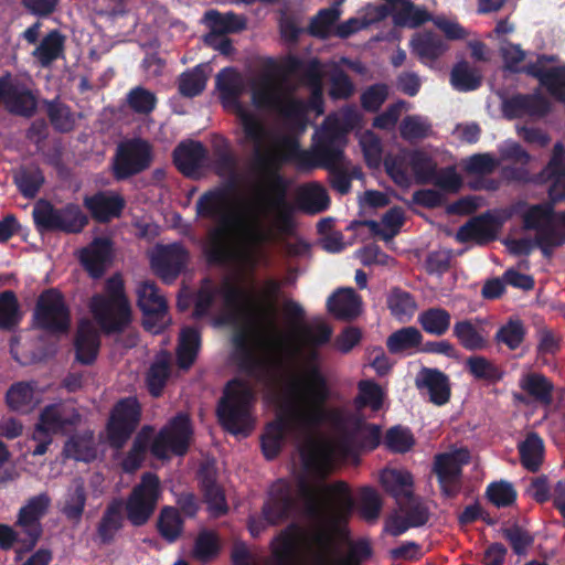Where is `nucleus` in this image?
<instances>
[{"label":"nucleus","instance_id":"nucleus-1","mask_svg":"<svg viewBox=\"0 0 565 565\" xmlns=\"http://www.w3.org/2000/svg\"><path fill=\"white\" fill-rule=\"evenodd\" d=\"M231 184L216 185L204 191L195 202L196 220L213 223L206 231L202 253L207 265L232 267L237 264L254 266L255 259L249 250H241L238 241L250 248H259L271 241V232L253 217L244 222L233 210Z\"/></svg>","mask_w":565,"mask_h":565},{"label":"nucleus","instance_id":"nucleus-2","mask_svg":"<svg viewBox=\"0 0 565 565\" xmlns=\"http://www.w3.org/2000/svg\"><path fill=\"white\" fill-rule=\"evenodd\" d=\"M216 87L224 104L237 106V116L244 134L241 145L250 142L254 146L250 171L259 180L263 198L277 211L276 226L280 233L290 234L295 223L292 212L286 199L289 188L288 179L281 173L285 164L280 153L264 151L263 146L268 131L262 120L239 105L241 83L232 68H223L216 76Z\"/></svg>","mask_w":565,"mask_h":565},{"label":"nucleus","instance_id":"nucleus-3","mask_svg":"<svg viewBox=\"0 0 565 565\" xmlns=\"http://www.w3.org/2000/svg\"><path fill=\"white\" fill-rule=\"evenodd\" d=\"M329 398L328 380L317 364L309 365L303 377H292L282 388L276 418L266 425L260 437L264 457L277 458L287 434H301L322 425Z\"/></svg>","mask_w":565,"mask_h":565},{"label":"nucleus","instance_id":"nucleus-4","mask_svg":"<svg viewBox=\"0 0 565 565\" xmlns=\"http://www.w3.org/2000/svg\"><path fill=\"white\" fill-rule=\"evenodd\" d=\"M319 143H311L309 150L301 149L292 137L282 140L285 163H294L299 171H312L317 168L328 170L329 183L340 194H348L352 186V177L341 167L345 159L343 140L324 127Z\"/></svg>","mask_w":565,"mask_h":565},{"label":"nucleus","instance_id":"nucleus-5","mask_svg":"<svg viewBox=\"0 0 565 565\" xmlns=\"http://www.w3.org/2000/svg\"><path fill=\"white\" fill-rule=\"evenodd\" d=\"M89 310L105 334L125 331L131 322V306L120 274L106 279L103 292L90 298Z\"/></svg>","mask_w":565,"mask_h":565},{"label":"nucleus","instance_id":"nucleus-6","mask_svg":"<svg viewBox=\"0 0 565 565\" xmlns=\"http://www.w3.org/2000/svg\"><path fill=\"white\" fill-rule=\"evenodd\" d=\"M284 67L287 74L299 78L300 83L311 89L309 99L290 98L280 108V114L294 121H303L308 110L323 114L322 94V64L319 58L313 57L305 61L296 55H289Z\"/></svg>","mask_w":565,"mask_h":565},{"label":"nucleus","instance_id":"nucleus-7","mask_svg":"<svg viewBox=\"0 0 565 565\" xmlns=\"http://www.w3.org/2000/svg\"><path fill=\"white\" fill-rule=\"evenodd\" d=\"M253 402L254 392L250 386L241 380H231L216 407L221 426L232 435L247 436L254 427Z\"/></svg>","mask_w":565,"mask_h":565},{"label":"nucleus","instance_id":"nucleus-8","mask_svg":"<svg viewBox=\"0 0 565 565\" xmlns=\"http://www.w3.org/2000/svg\"><path fill=\"white\" fill-rule=\"evenodd\" d=\"M327 412L337 430L335 444L338 449L349 455L359 447L375 448L380 444L381 429L374 424H367L359 415H343L340 411Z\"/></svg>","mask_w":565,"mask_h":565},{"label":"nucleus","instance_id":"nucleus-9","mask_svg":"<svg viewBox=\"0 0 565 565\" xmlns=\"http://www.w3.org/2000/svg\"><path fill=\"white\" fill-rule=\"evenodd\" d=\"M298 508L295 490L286 479L275 481L269 490L268 499L262 508L259 518L248 519V530L258 536L267 526L277 525L292 515Z\"/></svg>","mask_w":565,"mask_h":565},{"label":"nucleus","instance_id":"nucleus-10","mask_svg":"<svg viewBox=\"0 0 565 565\" xmlns=\"http://www.w3.org/2000/svg\"><path fill=\"white\" fill-rule=\"evenodd\" d=\"M193 426L186 413L179 412L161 427L150 445V452L157 459H168L171 455L183 457L193 440Z\"/></svg>","mask_w":565,"mask_h":565},{"label":"nucleus","instance_id":"nucleus-11","mask_svg":"<svg viewBox=\"0 0 565 565\" xmlns=\"http://www.w3.org/2000/svg\"><path fill=\"white\" fill-rule=\"evenodd\" d=\"M32 320L36 329L47 333L64 334L68 332L72 315L62 291L57 288L43 290L36 299Z\"/></svg>","mask_w":565,"mask_h":565},{"label":"nucleus","instance_id":"nucleus-12","mask_svg":"<svg viewBox=\"0 0 565 565\" xmlns=\"http://www.w3.org/2000/svg\"><path fill=\"white\" fill-rule=\"evenodd\" d=\"M161 493L159 477L150 471L143 472L125 502L128 521L137 527L145 525L154 513Z\"/></svg>","mask_w":565,"mask_h":565},{"label":"nucleus","instance_id":"nucleus-13","mask_svg":"<svg viewBox=\"0 0 565 565\" xmlns=\"http://www.w3.org/2000/svg\"><path fill=\"white\" fill-rule=\"evenodd\" d=\"M51 505V498L46 492L31 497L19 510L14 526L20 529L22 535L21 547L15 550L17 558L32 551L42 536L41 520L46 515Z\"/></svg>","mask_w":565,"mask_h":565},{"label":"nucleus","instance_id":"nucleus-14","mask_svg":"<svg viewBox=\"0 0 565 565\" xmlns=\"http://www.w3.org/2000/svg\"><path fill=\"white\" fill-rule=\"evenodd\" d=\"M152 162L151 145L142 138L120 142L113 158V177L117 181L127 180L147 170Z\"/></svg>","mask_w":565,"mask_h":565},{"label":"nucleus","instance_id":"nucleus-15","mask_svg":"<svg viewBox=\"0 0 565 565\" xmlns=\"http://www.w3.org/2000/svg\"><path fill=\"white\" fill-rule=\"evenodd\" d=\"M141 420V405L136 397L120 398L113 407L107 423V438L115 449H121Z\"/></svg>","mask_w":565,"mask_h":565},{"label":"nucleus","instance_id":"nucleus-16","mask_svg":"<svg viewBox=\"0 0 565 565\" xmlns=\"http://www.w3.org/2000/svg\"><path fill=\"white\" fill-rule=\"evenodd\" d=\"M137 305L142 312V326L152 333H160L167 326L168 302L153 281H142L137 289Z\"/></svg>","mask_w":565,"mask_h":565},{"label":"nucleus","instance_id":"nucleus-17","mask_svg":"<svg viewBox=\"0 0 565 565\" xmlns=\"http://www.w3.org/2000/svg\"><path fill=\"white\" fill-rule=\"evenodd\" d=\"M469 451L460 450L457 454H438L434 460L433 472L436 475L444 497L452 499L461 491L462 463L469 462Z\"/></svg>","mask_w":565,"mask_h":565},{"label":"nucleus","instance_id":"nucleus-18","mask_svg":"<svg viewBox=\"0 0 565 565\" xmlns=\"http://www.w3.org/2000/svg\"><path fill=\"white\" fill-rule=\"evenodd\" d=\"M189 258V250L181 243L160 245L151 257V267L164 284H172L186 267Z\"/></svg>","mask_w":565,"mask_h":565},{"label":"nucleus","instance_id":"nucleus-19","mask_svg":"<svg viewBox=\"0 0 565 565\" xmlns=\"http://www.w3.org/2000/svg\"><path fill=\"white\" fill-rule=\"evenodd\" d=\"M501 111L508 120L523 117L543 118L550 114L551 103L540 92L532 94L516 93L502 100Z\"/></svg>","mask_w":565,"mask_h":565},{"label":"nucleus","instance_id":"nucleus-20","mask_svg":"<svg viewBox=\"0 0 565 565\" xmlns=\"http://www.w3.org/2000/svg\"><path fill=\"white\" fill-rule=\"evenodd\" d=\"M554 56L541 54L536 62H531L521 67L519 73H524L539 81L541 86L557 102L565 104V65L545 68L544 63L553 62Z\"/></svg>","mask_w":565,"mask_h":565},{"label":"nucleus","instance_id":"nucleus-21","mask_svg":"<svg viewBox=\"0 0 565 565\" xmlns=\"http://www.w3.org/2000/svg\"><path fill=\"white\" fill-rule=\"evenodd\" d=\"M555 206L553 203L543 202L539 204H533L527 207V210L522 215V222L525 230L535 231L536 234L534 236V243L536 247L541 250L544 258H552L554 250L557 247H546L548 253L545 250V247L539 243L540 236L550 235L551 230L557 228V223L553 224L552 221H556Z\"/></svg>","mask_w":565,"mask_h":565},{"label":"nucleus","instance_id":"nucleus-22","mask_svg":"<svg viewBox=\"0 0 565 565\" xmlns=\"http://www.w3.org/2000/svg\"><path fill=\"white\" fill-rule=\"evenodd\" d=\"M84 206L96 222L108 223L121 215L126 202L120 194L99 191L90 196H85Z\"/></svg>","mask_w":565,"mask_h":565},{"label":"nucleus","instance_id":"nucleus-23","mask_svg":"<svg viewBox=\"0 0 565 565\" xmlns=\"http://www.w3.org/2000/svg\"><path fill=\"white\" fill-rule=\"evenodd\" d=\"M415 384L418 390L426 388L429 401L437 406H443L450 399L449 377L438 369L423 367L416 376Z\"/></svg>","mask_w":565,"mask_h":565},{"label":"nucleus","instance_id":"nucleus-24","mask_svg":"<svg viewBox=\"0 0 565 565\" xmlns=\"http://www.w3.org/2000/svg\"><path fill=\"white\" fill-rule=\"evenodd\" d=\"M113 245L106 237H97L92 244L82 249L81 263L90 277L100 278L111 260Z\"/></svg>","mask_w":565,"mask_h":565},{"label":"nucleus","instance_id":"nucleus-25","mask_svg":"<svg viewBox=\"0 0 565 565\" xmlns=\"http://www.w3.org/2000/svg\"><path fill=\"white\" fill-rule=\"evenodd\" d=\"M207 154L201 141L189 140L180 142L172 152L173 163L185 177H193L202 167Z\"/></svg>","mask_w":565,"mask_h":565},{"label":"nucleus","instance_id":"nucleus-26","mask_svg":"<svg viewBox=\"0 0 565 565\" xmlns=\"http://www.w3.org/2000/svg\"><path fill=\"white\" fill-rule=\"evenodd\" d=\"M6 108L13 115L32 117L36 110V98L20 79L10 74Z\"/></svg>","mask_w":565,"mask_h":565},{"label":"nucleus","instance_id":"nucleus-27","mask_svg":"<svg viewBox=\"0 0 565 565\" xmlns=\"http://www.w3.org/2000/svg\"><path fill=\"white\" fill-rule=\"evenodd\" d=\"M78 422L77 413L66 416L62 405L51 404L41 411L34 428L52 436L53 434H65L68 427L75 426Z\"/></svg>","mask_w":565,"mask_h":565},{"label":"nucleus","instance_id":"nucleus-28","mask_svg":"<svg viewBox=\"0 0 565 565\" xmlns=\"http://www.w3.org/2000/svg\"><path fill=\"white\" fill-rule=\"evenodd\" d=\"M327 309L339 320H353L361 312V297L353 288H339L328 297Z\"/></svg>","mask_w":565,"mask_h":565},{"label":"nucleus","instance_id":"nucleus-29","mask_svg":"<svg viewBox=\"0 0 565 565\" xmlns=\"http://www.w3.org/2000/svg\"><path fill=\"white\" fill-rule=\"evenodd\" d=\"M456 238L460 243L475 242L478 245H487L495 239L492 218L489 215H481L468 221L459 227Z\"/></svg>","mask_w":565,"mask_h":565},{"label":"nucleus","instance_id":"nucleus-30","mask_svg":"<svg viewBox=\"0 0 565 565\" xmlns=\"http://www.w3.org/2000/svg\"><path fill=\"white\" fill-rule=\"evenodd\" d=\"M412 51L423 62H435L448 50L445 40L437 33L426 31L416 34L412 41Z\"/></svg>","mask_w":565,"mask_h":565},{"label":"nucleus","instance_id":"nucleus-31","mask_svg":"<svg viewBox=\"0 0 565 565\" xmlns=\"http://www.w3.org/2000/svg\"><path fill=\"white\" fill-rule=\"evenodd\" d=\"M76 360L84 364L90 365L95 362L100 339L97 331L88 323L79 324L74 340Z\"/></svg>","mask_w":565,"mask_h":565},{"label":"nucleus","instance_id":"nucleus-32","mask_svg":"<svg viewBox=\"0 0 565 565\" xmlns=\"http://www.w3.org/2000/svg\"><path fill=\"white\" fill-rule=\"evenodd\" d=\"M124 527L122 501L115 499L109 502L97 525V535L102 544L115 541L116 534Z\"/></svg>","mask_w":565,"mask_h":565},{"label":"nucleus","instance_id":"nucleus-33","mask_svg":"<svg viewBox=\"0 0 565 565\" xmlns=\"http://www.w3.org/2000/svg\"><path fill=\"white\" fill-rule=\"evenodd\" d=\"M297 204L307 214H319L329 209L330 196L321 184L312 182L300 190Z\"/></svg>","mask_w":565,"mask_h":565},{"label":"nucleus","instance_id":"nucleus-34","mask_svg":"<svg viewBox=\"0 0 565 565\" xmlns=\"http://www.w3.org/2000/svg\"><path fill=\"white\" fill-rule=\"evenodd\" d=\"M201 348V332L195 327L182 328L177 349V362L180 369H189L196 360Z\"/></svg>","mask_w":565,"mask_h":565},{"label":"nucleus","instance_id":"nucleus-35","mask_svg":"<svg viewBox=\"0 0 565 565\" xmlns=\"http://www.w3.org/2000/svg\"><path fill=\"white\" fill-rule=\"evenodd\" d=\"M452 335L467 351H481L488 348L489 341L482 330L470 319L457 321L452 327Z\"/></svg>","mask_w":565,"mask_h":565},{"label":"nucleus","instance_id":"nucleus-36","mask_svg":"<svg viewBox=\"0 0 565 565\" xmlns=\"http://www.w3.org/2000/svg\"><path fill=\"white\" fill-rule=\"evenodd\" d=\"M385 393L381 385L373 380H361L358 382V394L353 398V406L356 412L370 408L376 413L382 409Z\"/></svg>","mask_w":565,"mask_h":565},{"label":"nucleus","instance_id":"nucleus-37","mask_svg":"<svg viewBox=\"0 0 565 565\" xmlns=\"http://www.w3.org/2000/svg\"><path fill=\"white\" fill-rule=\"evenodd\" d=\"M360 121V116L355 111H348L344 114L343 118L340 119L339 117L334 115H328L319 128L316 129V131L312 135V143H319L324 127L327 129H330V131H333L335 135L340 136L343 140V150H345V147L348 145V135L349 132L358 125Z\"/></svg>","mask_w":565,"mask_h":565},{"label":"nucleus","instance_id":"nucleus-38","mask_svg":"<svg viewBox=\"0 0 565 565\" xmlns=\"http://www.w3.org/2000/svg\"><path fill=\"white\" fill-rule=\"evenodd\" d=\"M45 181L42 170L34 164L21 166L13 172V182L22 196L34 199Z\"/></svg>","mask_w":565,"mask_h":565},{"label":"nucleus","instance_id":"nucleus-39","mask_svg":"<svg viewBox=\"0 0 565 565\" xmlns=\"http://www.w3.org/2000/svg\"><path fill=\"white\" fill-rule=\"evenodd\" d=\"M64 43V35L58 30H52L42 39L32 55L42 67H49L54 61L63 56Z\"/></svg>","mask_w":565,"mask_h":565},{"label":"nucleus","instance_id":"nucleus-40","mask_svg":"<svg viewBox=\"0 0 565 565\" xmlns=\"http://www.w3.org/2000/svg\"><path fill=\"white\" fill-rule=\"evenodd\" d=\"M157 531L168 543L177 542L183 534L184 521L178 508L163 507L157 519Z\"/></svg>","mask_w":565,"mask_h":565},{"label":"nucleus","instance_id":"nucleus-41","mask_svg":"<svg viewBox=\"0 0 565 565\" xmlns=\"http://www.w3.org/2000/svg\"><path fill=\"white\" fill-rule=\"evenodd\" d=\"M213 166L218 177L232 175L237 168V159L232 151L228 139L214 136L212 139Z\"/></svg>","mask_w":565,"mask_h":565},{"label":"nucleus","instance_id":"nucleus-42","mask_svg":"<svg viewBox=\"0 0 565 565\" xmlns=\"http://www.w3.org/2000/svg\"><path fill=\"white\" fill-rule=\"evenodd\" d=\"M87 493L83 480L78 479L68 488L61 512L73 523H79L85 511Z\"/></svg>","mask_w":565,"mask_h":565},{"label":"nucleus","instance_id":"nucleus-43","mask_svg":"<svg viewBox=\"0 0 565 565\" xmlns=\"http://www.w3.org/2000/svg\"><path fill=\"white\" fill-rule=\"evenodd\" d=\"M520 461L522 466L536 472L541 468L544 455V443L537 433H530L519 445Z\"/></svg>","mask_w":565,"mask_h":565},{"label":"nucleus","instance_id":"nucleus-44","mask_svg":"<svg viewBox=\"0 0 565 565\" xmlns=\"http://www.w3.org/2000/svg\"><path fill=\"white\" fill-rule=\"evenodd\" d=\"M204 21L212 33H236L245 29V20L233 12L221 13L217 10H209L204 14Z\"/></svg>","mask_w":565,"mask_h":565},{"label":"nucleus","instance_id":"nucleus-45","mask_svg":"<svg viewBox=\"0 0 565 565\" xmlns=\"http://www.w3.org/2000/svg\"><path fill=\"white\" fill-rule=\"evenodd\" d=\"M417 320L426 333L441 337L450 328L451 315L444 308L431 307L422 311Z\"/></svg>","mask_w":565,"mask_h":565},{"label":"nucleus","instance_id":"nucleus-46","mask_svg":"<svg viewBox=\"0 0 565 565\" xmlns=\"http://www.w3.org/2000/svg\"><path fill=\"white\" fill-rule=\"evenodd\" d=\"M32 217L39 233L60 232L58 207H55L50 201L39 200L33 206Z\"/></svg>","mask_w":565,"mask_h":565},{"label":"nucleus","instance_id":"nucleus-47","mask_svg":"<svg viewBox=\"0 0 565 565\" xmlns=\"http://www.w3.org/2000/svg\"><path fill=\"white\" fill-rule=\"evenodd\" d=\"M386 305L391 315L399 321L409 320L417 308L414 296L399 287L390 290Z\"/></svg>","mask_w":565,"mask_h":565},{"label":"nucleus","instance_id":"nucleus-48","mask_svg":"<svg viewBox=\"0 0 565 565\" xmlns=\"http://www.w3.org/2000/svg\"><path fill=\"white\" fill-rule=\"evenodd\" d=\"M450 83L458 92H471L481 86L482 75L467 61H460L451 70Z\"/></svg>","mask_w":565,"mask_h":565},{"label":"nucleus","instance_id":"nucleus-49","mask_svg":"<svg viewBox=\"0 0 565 565\" xmlns=\"http://www.w3.org/2000/svg\"><path fill=\"white\" fill-rule=\"evenodd\" d=\"M380 481L383 489L394 498L412 495L413 477L407 471L385 469L381 472Z\"/></svg>","mask_w":565,"mask_h":565},{"label":"nucleus","instance_id":"nucleus-50","mask_svg":"<svg viewBox=\"0 0 565 565\" xmlns=\"http://www.w3.org/2000/svg\"><path fill=\"white\" fill-rule=\"evenodd\" d=\"M466 369L476 380L486 381L488 383H498L503 376V370L482 355H471L466 360Z\"/></svg>","mask_w":565,"mask_h":565},{"label":"nucleus","instance_id":"nucleus-51","mask_svg":"<svg viewBox=\"0 0 565 565\" xmlns=\"http://www.w3.org/2000/svg\"><path fill=\"white\" fill-rule=\"evenodd\" d=\"M47 118L55 131L70 132L74 129L75 118L71 107L56 97L52 100H44Z\"/></svg>","mask_w":565,"mask_h":565},{"label":"nucleus","instance_id":"nucleus-52","mask_svg":"<svg viewBox=\"0 0 565 565\" xmlns=\"http://www.w3.org/2000/svg\"><path fill=\"white\" fill-rule=\"evenodd\" d=\"M201 490L203 492L204 501L209 505V510L215 515L221 516L228 510L224 491L217 484L215 478L211 473H204L201 477Z\"/></svg>","mask_w":565,"mask_h":565},{"label":"nucleus","instance_id":"nucleus-53","mask_svg":"<svg viewBox=\"0 0 565 565\" xmlns=\"http://www.w3.org/2000/svg\"><path fill=\"white\" fill-rule=\"evenodd\" d=\"M423 334L415 327H404L392 334L386 339V347L390 353L399 354L405 351H409L413 349H417L422 345Z\"/></svg>","mask_w":565,"mask_h":565},{"label":"nucleus","instance_id":"nucleus-54","mask_svg":"<svg viewBox=\"0 0 565 565\" xmlns=\"http://www.w3.org/2000/svg\"><path fill=\"white\" fill-rule=\"evenodd\" d=\"M296 530V525L291 524L281 531L276 537V544L273 547V555L277 564L295 565L294 562L297 553V540L295 536Z\"/></svg>","mask_w":565,"mask_h":565},{"label":"nucleus","instance_id":"nucleus-55","mask_svg":"<svg viewBox=\"0 0 565 565\" xmlns=\"http://www.w3.org/2000/svg\"><path fill=\"white\" fill-rule=\"evenodd\" d=\"M303 469L316 477L323 478L328 473L329 458L315 443H309L300 449Z\"/></svg>","mask_w":565,"mask_h":565},{"label":"nucleus","instance_id":"nucleus-56","mask_svg":"<svg viewBox=\"0 0 565 565\" xmlns=\"http://www.w3.org/2000/svg\"><path fill=\"white\" fill-rule=\"evenodd\" d=\"M526 335V329L521 319H509L502 324L494 334V342L503 344L509 350L514 351L521 347Z\"/></svg>","mask_w":565,"mask_h":565},{"label":"nucleus","instance_id":"nucleus-57","mask_svg":"<svg viewBox=\"0 0 565 565\" xmlns=\"http://www.w3.org/2000/svg\"><path fill=\"white\" fill-rule=\"evenodd\" d=\"M207 76L203 66L198 65L179 76L178 89L183 97L193 98L202 94L206 87Z\"/></svg>","mask_w":565,"mask_h":565},{"label":"nucleus","instance_id":"nucleus-58","mask_svg":"<svg viewBox=\"0 0 565 565\" xmlns=\"http://www.w3.org/2000/svg\"><path fill=\"white\" fill-rule=\"evenodd\" d=\"M408 166L417 184H430L437 168L431 157L424 151L414 150L409 153Z\"/></svg>","mask_w":565,"mask_h":565},{"label":"nucleus","instance_id":"nucleus-59","mask_svg":"<svg viewBox=\"0 0 565 565\" xmlns=\"http://www.w3.org/2000/svg\"><path fill=\"white\" fill-rule=\"evenodd\" d=\"M64 452L77 461H93L96 458V447L92 435H73L65 443Z\"/></svg>","mask_w":565,"mask_h":565},{"label":"nucleus","instance_id":"nucleus-60","mask_svg":"<svg viewBox=\"0 0 565 565\" xmlns=\"http://www.w3.org/2000/svg\"><path fill=\"white\" fill-rule=\"evenodd\" d=\"M20 306L12 290L0 292V329L12 330L21 321Z\"/></svg>","mask_w":565,"mask_h":565},{"label":"nucleus","instance_id":"nucleus-61","mask_svg":"<svg viewBox=\"0 0 565 565\" xmlns=\"http://www.w3.org/2000/svg\"><path fill=\"white\" fill-rule=\"evenodd\" d=\"M340 10L337 7L324 8L318 11L310 20L307 32L318 39H328L331 28L340 18Z\"/></svg>","mask_w":565,"mask_h":565},{"label":"nucleus","instance_id":"nucleus-62","mask_svg":"<svg viewBox=\"0 0 565 565\" xmlns=\"http://www.w3.org/2000/svg\"><path fill=\"white\" fill-rule=\"evenodd\" d=\"M60 232L81 233L88 223V217L84 214L81 206L75 203H67L58 207Z\"/></svg>","mask_w":565,"mask_h":565},{"label":"nucleus","instance_id":"nucleus-63","mask_svg":"<svg viewBox=\"0 0 565 565\" xmlns=\"http://www.w3.org/2000/svg\"><path fill=\"white\" fill-rule=\"evenodd\" d=\"M34 398L33 386L26 382H18L11 385L6 395L10 409L26 413L31 409Z\"/></svg>","mask_w":565,"mask_h":565},{"label":"nucleus","instance_id":"nucleus-64","mask_svg":"<svg viewBox=\"0 0 565 565\" xmlns=\"http://www.w3.org/2000/svg\"><path fill=\"white\" fill-rule=\"evenodd\" d=\"M383 507L379 492L370 486L359 490V513L366 522H375Z\"/></svg>","mask_w":565,"mask_h":565}]
</instances>
